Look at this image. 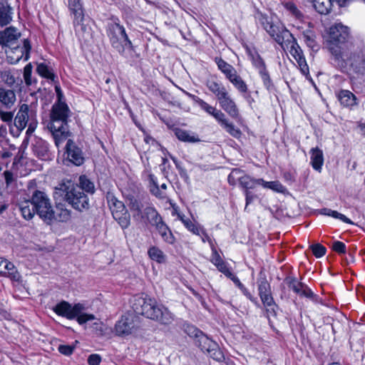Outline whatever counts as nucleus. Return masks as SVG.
I'll use <instances>...</instances> for the list:
<instances>
[{"label":"nucleus","mask_w":365,"mask_h":365,"mask_svg":"<svg viewBox=\"0 0 365 365\" xmlns=\"http://www.w3.org/2000/svg\"><path fill=\"white\" fill-rule=\"evenodd\" d=\"M130 303L133 312L125 313L115 324L113 332L118 336L125 337L138 331L140 327L138 314L143 315L163 325H170L174 321V315L153 299L134 296Z\"/></svg>","instance_id":"obj_1"},{"label":"nucleus","mask_w":365,"mask_h":365,"mask_svg":"<svg viewBox=\"0 0 365 365\" xmlns=\"http://www.w3.org/2000/svg\"><path fill=\"white\" fill-rule=\"evenodd\" d=\"M349 36L348 26L335 23L329 29V49L339 66L357 68L364 63V55L355 52L354 45L348 41Z\"/></svg>","instance_id":"obj_2"},{"label":"nucleus","mask_w":365,"mask_h":365,"mask_svg":"<svg viewBox=\"0 0 365 365\" xmlns=\"http://www.w3.org/2000/svg\"><path fill=\"white\" fill-rule=\"evenodd\" d=\"M79 186L70 180L63 181L55 188V197H63L74 209L81 211L89 206L88 196L81 190L87 192H94L93 183L85 175L80 176Z\"/></svg>","instance_id":"obj_3"},{"label":"nucleus","mask_w":365,"mask_h":365,"mask_svg":"<svg viewBox=\"0 0 365 365\" xmlns=\"http://www.w3.org/2000/svg\"><path fill=\"white\" fill-rule=\"evenodd\" d=\"M69 111L68 106L63 101H58L52 107L51 120L48 128L53 135L57 147H59L70 135L67 125Z\"/></svg>","instance_id":"obj_4"},{"label":"nucleus","mask_w":365,"mask_h":365,"mask_svg":"<svg viewBox=\"0 0 365 365\" xmlns=\"http://www.w3.org/2000/svg\"><path fill=\"white\" fill-rule=\"evenodd\" d=\"M53 310L58 316L66 317L68 319L71 320L76 318L79 324H83L96 319L93 314L84 313L86 307L81 303L72 305L68 302L62 301L57 304Z\"/></svg>","instance_id":"obj_5"},{"label":"nucleus","mask_w":365,"mask_h":365,"mask_svg":"<svg viewBox=\"0 0 365 365\" xmlns=\"http://www.w3.org/2000/svg\"><path fill=\"white\" fill-rule=\"evenodd\" d=\"M108 36L112 46L120 54L133 51V43L126 34L123 26L114 23L109 26Z\"/></svg>","instance_id":"obj_6"},{"label":"nucleus","mask_w":365,"mask_h":365,"mask_svg":"<svg viewBox=\"0 0 365 365\" xmlns=\"http://www.w3.org/2000/svg\"><path fill=\"white\" fill-rule=\"evenodd\" d=\"M31 197L39 217L48 225L53 223V207L48 196L43 191L35 190Z\"/></svg>","instance_id":"obj_7"},{"label":"nucleus","mask_w":365,"mask_h":365,"mask_svg":"<svg viewBox=\"0 0 365 365\" xmlns=\"http://www.w3.org/2000/svg\"><path fill=\"white\" fill-rule=\"evenodd\" d=\"M260 22L269 36L280 45L281 47L293 36L280 22L274 23L264 16H262Z\"/></svg>","instance_id":"obj_8"},{"label":"nucleus","mask_w":365,"mask_h":365,"mask_svg":"<svg viewBox=\"0 0 365 365\" xmlns=\"http://www.w3.org/2000/svg\"><path fill=\"white\" fill-rule=\"evenodd\" d=\"M106 199L113 218L123 229L127 228L130 225V217L123 202L110 192L107 194Z\"/></svg>","instance_id":"obj_9"},{"label":"nucleus","mask_w":365,"mask_h":365,"mask_svg":"<svg viewBox=\"0 0 365 365\" xmlns=\"http://www.w3.org/2000/svg\"><path fill=\"white\" fill-rule=\"evenodd\" d=\"M282 48L284 51H289L292 56L297 61L302 73L307 76L309 74L308 65L307 63L303 51L294 36L288 40V41H287L284 45L282 46Z\"/></svg>","instance_id":"obj_10"},{"label":"nucleus","mask_w":365,"mask_h":365,"mask_svg":"<svg viewBox=\"0 0 365 365\" xmlns=\"http://www.w3.org/2000/svg\"><path fill=\"white\" fill-rule=\"evenodd\" d=\"M237 182L245 191L254 189L257 185H259L260 182H262V179L252 178L249 175H244L242 170L233 169L228 175V182L232 185H235Z\"/></svg>","instance_id":"obj_11"},{"label":"nucleus","mask_w":365,"mask_h":365,"mask_svg":"<svg viewBox=\"0 0 365 365\" xmlns=\"http://www.w3.org/2000/svg\"><path fill=\"white\" fill-rule=\"evenodd\" d=\"M31 50V45L27 39H24L23 46H20L19 43L16 46L5 48V52L8 61L11 64L18 63L24 56V60L27 61L29 58V52Z\"/></svg>","instance_id":"obj_12"},{"label":"nucleus","mask_w":365,"mask_h":365,"mask_svg":"<svg viewBox=\"0 0 365 365\" xmlns=\"http://www.w3.org/2000/svg\"><path fill=\"white\" fill-rule=\"evenodd\" d=\"M196 344L203 351H206L211 358L216 361H221L224 356L218 345L203 333L197 339Z\"/></svg>","instance_id":"obj_13"},{"label":"nucleus","mask_w":365,"mask_h":365,"mask_svg":"<svg viewBox=\"0 0 365 365\" xmlns=\"http://www.w3.org/2000/svg\"><path fill=\"white\" fill-rule=\"evenodd\" d=\"M36 117V112L26 103L19 106V110L14 119V125L18 132L22 131L33 118Z\"/></svg>","instance_id":"obj_14"},{"label":"nucleus","mask_w":365,"mask_h":365,"mask_svg":"<svg viewBox=\"0 0 365 365\" xmlns=\"http://www.w3.org/2000/svg\"><path fill=\"white\" fill-rule=\"evenodd\" d=\"M21 34L13 26L6 28L0 32V45L5 48L19 44Z\"/></svg>","instance_id":"obj_15"},{"label":"nucleus","mask_w":365,"mask_h":365,"mask_svg":"<svg viewBox=\"0 0 365 365\" xmlns=\"http://www.w3.org/2000/svg\"><path fill=\"white\" fill-rule=\"evenodd\" d=\"M220 107L232 118L237 120L240 118L238 107L232 98L229 92L217 99Z\"/></svg>","instance_id":"obj_16"},{"label":"nucleus","mask_w":365,"mask_h":365,"mask_svg":"<svg viewBox=\"0 0 365 365\" xmlns=\"http://www.w3.org/2000/svg\"><path fill=\"white\" fill-rule=\"evenodd\" d=\"M0 274L10 278L14 282H19L21 276L14 264L0 257Z\"/></svg>","instance_id":"obj_17"},{"label":"nucleus","mask_w":365,"mask_h":365,"mask_svg":"<svg viewBox=\"0 0 365 365\" xmlns=\"http://www.w3.org/2000/svg\"><path fill=\"white\" fill-rule=\"evenodd\" d=\"M66 153L68 159L72 163L76 165L83 164L84 158L82 151L71 140H68L66 143Z\"/></svg>","instance_id":"obj_18"},{"label":"nucleus","mask_w":365,"mask_h":365,"mask_svg":"<svg viewBox=\"0 0 365 365\" xmlns=\"http://www.w3.org/2000/svg\"><path fill=\"white\" fill-rule=\"evenodd\" d=\"M315 9L321 14H329L335 2L339 6H343L346 4H341L338 0H312Z\"/></svg>","instance_id":"obj_19"},{"label":"nucleus","mask_w":365,"mask_h":365,"mask_svg":"<svg viewBox=\"0 0 365 365\" xmlns=\"http://www.w3.org/2000/svg\"><path fill=\"white\" fill-rule=\"evenodd\" d=\"M289 288L301 297L311 298L313 296L312 290L304 284L292 279L288 283Z\"/></svg>","instance_id":"obj_20"},{"label":"nucleus","mask_w":365,"mask_h":365,"mask_svg":"<svg viewBox=\"0 0 365 365\" xmlns=\"http://www.w3.org/2000/svg\"><path fill=\"white\" fill-rule=\"evenodd\" d=\"M16 100V97L14 91L0 88V107L10 108L14 105Z\"/></svg>","instance_id":"obj_21"},{"label":"nucleus","mask_w":365,"mask_h":365,"mask_svg":"<svg viewBox=\"0 0 365 365\" xmlns=\"http://www.w3.org/2000/svg\"><path fill=\"white\" fill-rule=\"evenodd\" d=\"M68 7L74 16V24H80L83 20V11L80 0H68Z\"/></svg>","instance_id":"obj_22"},{"label":"nucleus","mask_w":365,"mask_h":365,"mask_svg":"<svg viewBox=\"0 0 365 365\" xmlns=\"http://www.w3.org/2000/svg\"><path fill=\"white\" fill-rule=\"evenodd\" d=\"M311 158L310 163L312 168L318 171L321 172L322 167L324 163V155L322 150L318 148H312L310 150Z\"/></svg>","instance_id":"obj_23"},{"label":"nucleus","mask_w":365,"mask_h":365,"mask_svg":"<svg viewBox=\"0 0 365 365\" xmlns=\"http://www.w3.org/2000/svg\"><path fill=\"white\" fill-rule=\"evenodd\" d=\"M227 79L233 85V86L241 93H245L248 91V86L242 77L237 73V71L230 75Z\"/></svg>","instance_id":"obj_24"},{"label":"nucleus","mask_w":365,"mask_h":365,"mask_svg":"<svg viewBox=\"0 0 365 365\" xmlns=\"http://www.w3.org/2000/svg\"><path fill=\"white\" fill-rule=\"evenodd\" d=\"M206 86L217 98V99L220 98L227 92H228L226 88L220 82H217L215 80L210 79L206 82Z\"/></svg>","instance_id":"obj_25"},{"label":"nucleus","mask_w":365,"mask_h":365,"mask_svg":"<svg viewBox=\"0 0 365 365\" xmlns=\"http://www.w3.org/2000/svg\"><path fill=\"white\" fill-rule=\"evenodd\" d=\"M12 8L7 4L0 3V26L9 24L12 20Z\"/></svg>","instance_id":"obj_26"},{"label":"nucleus","mask_w":365,"mask_h":365,"mask_svg":"<svg viewBox=\"0 0 365 365\" xmlns=\"http://www.w3.org/2000/svg\"><path fill=\"white\" fill-rule=\"evenodd\" d=\"M19 209L24 219L28 220L32 219L36 213L35 207L32 203V197L31 200L21 202L19 204Z\"/></svg>","instance_id":"obj_27"},{"label":"nucleus","mask_w":365,"mask_h":365,"mask_svg":"<svg viewBox=\"0 0 365 365\" xmlns=\"http://www.w3.org/2000/svg\"><path fill=\"white\" fill-rule=\"evenodd\" d=\"M199 106L208 114L213 116L218 122L225 115L220 110L217 109L215 107L210 106L207 102L202 99L197 101Z\"/></svg>","instance_id":"obj_28"},{"label":"nucleus","mask_w":365,"mask_h":365,"mask_svg":"<svg viewBox=\"0 0 365 365\" xmlns=\"http://www.w3.org/2000/svg\"><path fill=\"white\" fill-rule=\"evenodd\" d=\"M219 124L232 136L238 138L241 136V131L229 121L225 115L218 121Z\"/></svg>","instance_id":"obj_29"},{"label":"nucleus","mask_w":365,"mask_h":365,"mask_svg":"<svg viewBox=\"0 0 365 365\" xmlns=\"http://www.w3.org/2000/svg\"><path fill=\"white\" fill-rule=\"evenodd\" d=\"M71 219V211L63 205H57L56 211L53 210L54 222H67Z\"/></svg>","instance_id":"obj_30"},{"label":"nucleus","mask_w":365,"mask_h":365,"mask_svg":"<svg viewBox=\"0 0 365 365\" xmlns=\"http://www.w3.org/2000/svg\"><path fill=\"white\" fill-rule=\"evenodd\" d=\"M338 99L344 106H352L356 103L355 96L347 90L341 91L338 94Z\"/></svg>","instance_id":"obj_31"},{"label":"nucleus","mask_w":365,"mask_h":365,"mask_svg":"<svg viewBox=\"0 0 365 365\" xmlns=\"http://www.w3.org/2000/svg\"><path fill=\"white\" fill-rule=\"evenodd\" d=\"M175 133L176 137L183 142L197 143L200 141L197 135L185 130L176 129Z\"/></svg>","instance_id":"obj_32"},{"label":"nucleus","mask_w":365,"mask_h":365,"mask_svg":"<svg viewBox=\"0 0 365 365\" xmlns=\"http://www.w3.org/2000/svg\"><path fill=\"white\" fill-rule=\"evenodd\" d=\"M155 228L165 242L170 244L173 243V235L170 229L168 228V227L165 225V223L163 221L159 225H157V226H155Z\"/></svg>","instance_id":"obj_33"},{"label":"nucleus","mask_w":365,"mask_h":365,"mask_svg":"<svg viewBox=\"0 0 365 365\" xmlns=\"http://www.w3.org/2000/svg\"><path fill=\"white\" fill-rule=\"evenodd\" d=\"M148 255L149 257L158 263H165L166 261V256L163 252L158 247L153 246L148 249Z\"/></svg>","instance_id":"obj_34"},{"label":"nucleus","mask_w":365,"mask_h":365,"mask_svg":"<svg viewBox=\"0 0 365 365\" xmlns=\"http://www.w3.org/2000/svg\"><path fill=\"white\" fill-rule=\"evenodd\" d=\"M215 63L220 71L224 73L226 78L236 71V69L221 58H215Z\"/></svg>","instance_id":"obj_35"},{"label":"nucleus","mask_w":365,"mask_h":365,"mask_svg":"<svg viewBox=\"0 0 365 365\" xmlns=\"http://www.w3.org/2000/svg\"><path fill=\"white\" fill-rule=\"evenodd\" d=\"M1 83L11 86L15 83V78L9 69L4 68L3 65L0 63V83Z\"/></svg>","instance_id":"obj_36"},{"label":"nucleus","mask_w":365,"mask_h":365,"mask_svg":"<svg viewBox=\"0 0 365 365\" xmlns=\"http://www.w3.org/2000/svg\"><path fill=\"white\" fill-rule=\"evenodd\" d=\"M145 215L147 218L153 226H157L163 222V219L157 210L153 207H148L145 209Z\"/></svg>","instance_id":"obj_37"},{"label":"nucleus","mask_w":365,"mask_h":365,"mask_svg":"<svg viewBox=\"0 0 365 365\" xmlns=\"http://www.w3.org/2000/svg\"><path fill=\"white\" fill-rule=\"evenodd\" d=\"M149 179H150V182L151 183L150 185V191L151 192L155 195L158 198H160V199H164L166 197V192L164 190H162L157 181H156V179L154 177L153 175H149Z\"/></svg>","instance_id":"obj_38"},{"label":"nucleus","mask_w":365,"mask_h":365,"mask_svg":"<svg viewBox=\"0 0 365 365\" xmlns=\"http://www.w3.org/2000/svg\"><path fill=\"white\" fill-rule=\"evenodd\" d=\"M321 213L322 215H324L327 216L332 217L335 219H339V220H341L342 222L348 223V224H351V225L354 224V222L350 219L346 217L344 215H343L337 211H335V210H331L328 208H324L321 210Z\"/></svg>","instance_id":"obj_39"},{"label":"nucleus","mask_w":365,"mask_h":365,"mask_svg":"<svg viewBox=\"0 0 365 365\" xmlns=\"http://www.w3.org/2000/svg\"><path fill=\"white\" fill-rule=\"evenodd\" d=\"M263 187L270 189L277 192H284L285 187L279 181H270L267 182L262 179V182H260V185Z\"/></svg>","instance_id":"obj_40"},{"label":"nucleus","mask_w":365,"mask_h":365,"mask_svg":"<svg viewBox=\"0 0 365 365\" xmlns=\"http://www.w3.org/2000/svg\"><path fill=\"white\" fill-rule=\"evenodd\" d=\"M37 73L42 77L53 80L54 75L51 70L43 63H38L36 68Z\"/></svg>","instance_id":"obj_41"},{"label":"nucleus","mask_w":365,"mask_h":365,"mask_svg":"<svg viewBox=\"0 0 365 365\" xmlns=\"http://www.w3.org/2000/svg\"><path fill=\"white\" fill-rule=\"evenodd\" d=\"M261 300L263 304L267 308L268 311L274 312V308L276 307L273 298L271 295V293H268L260 296Z\"/></svg>","instance_id":"obj_42"},{"label":"nucleus","mask_w":365,"mask_h":365,"mask_svg":"<svg viewBox=\"0 0 365 365\" xmlns=\"http://www.w3.org/2000/svg\"><path fill=\"white\" fill-rule=\"evenodd\" d=\"M184 226L192 234L196 235H200V231L202 226L200 225L192 222L190 220L184 222Z\"/></svg>","instance_id":"obj_43"},{"label":"nucleus","mask_w":365,"mask_h":365,"mask_svg":"<svg viewBox=\"0 0 365 365\" xmlns=\"http://www.w3.org/2000/svg\"><path fill=\"white\" fill-rule=\"evenodd\" d=\"M35 153L41 160H46L49 158L48 150L46 145L36 146Z\"/></svg>","instance_id":"obj_44"},{"label":"nucleus","mask_w":365,"mask_h":365,"mask_svg":"<svg viewBox=\"0 0 365 365\" xmlns=\"http://www.w3.org/2000/svg\"><path fill=\"white\" fill-rule=\"evenodd\" d=\"M234 283L243 292V294L247 296L248 298H250L252 300L251 294L247 292V289L245 287V286L241 283L240 279L237 277H236L235 274H232L229 277Z\"/></svg>","instance_id":"obj_45"},{"label":"nucleus","mask_w":365,"mask_h":365,"mask_svg":"<svg viewBox=\"0 0 365 365\" xmlns=\"http://www.w3.org/2000/svg\"><path fill=\"white\" fill-rule=\"evenodd\" d=\"M185 332L191 337H195L196 340L200 337L202 332L192 325L187 324L185 327Z\"/></svg>","instance_id":"obj_46"},{"label":"nucleus","mask_w":365,"mask_h":365,"mask_svg":"<svg viewBox=\"0 0 365 365\" xmlns=\"http://www.w3.org/2000/svg\"><path fill=\"white\" fill-rule=\"evenodd\" d=\"M210 249H211L212 253H211V255H210V260L215 267H217L221 262H222L224 260L222 259V257H220V254L217 251V249H216L215 246L212 247V248H210Z\"/></svg>","instance_id":"obj_47"},{"label":"nucleus","mask_w":365,"mask_h":365,"mask_svg":"<svg viewBox=\"0 0 365 365\" xmlns=\"http://www.w3.org/2000/svg\"><path fill=\"white\" fill-rule=\"evenodd\" d=\"M312 250L314 255L317 258L322 257L326 254V248L320 244L312 245Z\"/></svg>","instance_id":"obj_48"},{"label":"nucleus","mask_w":365,"mask_h":365,"mask_svg":"<svg viewBox=\"0 0 365 365\" xmlns=\"http://www.w3.org/2000/svg\"><path fill=\"white\" fill-rule=\"evenodd\" d=\"M32 66L30 63L27 64L24 69V78L26 85L30 86L31 81Z\"/></svg>","instance_id":"obj_49"},{"label":"nucleus","mask_w":365,"mask_h":365,"mask_svg":"<svg viewBox=\"0 0 365 365\" xmlns=\"http://www.w3.org/2000/svg\"><path fill=\"white\" fill-rule=\"evenodd\" d=\"M216 267L220 272L224 274L228 278L232 274V272H231L228 264L227 262H225V261L221 262Z\"/></svg>","instance_id":"obj_50"},{"label":"nucleus","mask_w":365,"mask_h":365,"mask_svg":"<svg viewBox=\"0 0 365 365\" xmlns=\"http://www.w3.org/2000/svg\"><path fill=\"white\" fill-rule=\"evenodd\" d=\"M258 290L259 296L270 293V287L269 283L264 279L260 281Z\"/></svg>","instance_id":"obj_51"},{"label":"nucleus","mask_w":365,"mask_h":365,"mask_svg":"<svg viewBox=\"0 0 365 365\" xmlns=\"http://www.w3.org/2000/svg\"><path fill=\"white\" fill-rule=\"evenodd\" d=\"M200 237L202 241V242H207L210 247V248L215 247V243L213 240L211 239V237L208 235V234L206 232L203 227L201 228L200 231Z\"/></svg>","instance_id":"obj_52"},{"label":"nucleus","mask_w":365,"mask_h":365,"mask_svg":"<svg viewBox=\"0 0 365 365\" xmlns=\"http://www.w3.org/2000/svg\"><path fill=\"white\" fill-rule=\"evenodd\" d=\"M253 65L259 73L266 69L263 60L259 56L253 58Z\"/></svg>","instance_id":"obj_53"},{"label":"nucleus","mask_w":365,"mask_h":365,"mask_svg":"<svg viewBox=\"0 0 365 365\" xmlns=\"http://www.w3.org/2000/svg\"><path fill=\"white\" fill-rule=\"evenodd\" d=\"M259 73L263 81L264 86L267 89H269L272 86V83H271V80H270V78H269V73H268L267 69L259 72Z\"/></svg>","instance_id":"obj_54"},{"label":"nucleus","mask_w":365,"mask_h":365,"mask_svg":"<svg viewBox=\"0 0 365 365\" xmlns=\"http://www.w3.org/2000/svg\"><path fill=\"white\" fill-rule=\"evenodd\" d=\"M332 249L339 254H344L346 252V245L340 241L334 242L332 245Z\"/></svg>","instance_id":"obj_55"},{"label":"nucleus","mask_w":365,"mask_h":365,"mask_svg":"<svg viewBox=\"0 0 365 365\" xmlns=\"http://www.w3.org/2000/svg\"><path fill=\"white\" fill-rule=\"evenodd\" d=\"M284 8L288 10L289 11H290L293 15H294L295 16H299V10L297 9V6L294 5V4H293L292 2H286L284 3Z\"/></svg>","instance_id":"obj_56"},{"label":"nucleus","mask_w":365,"mask_h":365,"mask_svg":"<svg viewBox=\"0 0 365 365\" xmlns=\"http://www.w3.org/2000/svg\"><path fill=\"white\" fill-rule=\"evenodd\" d=\"M0 118L1 119L6 123H11L14 115L11 112L8 111H0Z\"/></svg>","instance_id":"obj_57"},{"label":"nucleus","mask_w":365,"mask_h":365,"mask_svg":"<svg viewBox=\"0 0 365 365\" xmlns=\"http://www.w3.org/2000/svg\"><path fill=\"white\" fill-rule=\"evenodd\" d=\"M58 351L64 355H71L73 351V347L70 345H60L58 348Z\"/></svg>","instance_id":"obj_58"},{"label":"nucleus","mask_w":365,"mask_h":365,"mask_svg":"<svg viewBox=\"0 0 365 365\" xmlns=\"http://www.w3.org/2000/svg\"><path fill=\"white\" fill-rule=\"evenodd\" d=\"M89 365H99L101 362V357L98 354H91L88 359Z\"/></svg>","instance_id":"obj_59"},{"label":"nucleus","mask_w":365,"mask_h":365,"mask_svg":"<svg viewBox=\"0 0 365 365\" xmlns=\"http://www.w3.org/2000/svg\"><path fill=\"white\" fill-rule=\"evenodd\" d=\"M28 129L26 130L27 134H31L36 129L37 126V121L36 120V117L33 118L32 120H30L28 123Z\"/></svg>","instance_id":"obj_60"},{"label":"nucleus","mask_w":365,"mask_h":365,"mask_svg":"<svg viewBox=\"0 0 365 365\" xmlns=\"http://www.w3.org/2000/svg\"><path fill=\"white\" fill-rule=\"evenodd\" d=\"M28 129L26 130L27 134H31L36 129L37 126V121L36 120V117L33 118L32 120H30L28 123Z\"/></svg>","instance_id":"obj_61"},{"label":"nucleus","mask_w":365,"mask_h":365,"mask_svg":"<svg viewBox=\"0 0 365 365\" xmlns=\"http://www.w3.org/2000/svg\"><path fill=\"white\" fill-rule=\"evenodd\" d=\"M245 195L246 200L245 210H247L248 205L250 204L256 198V195H253L250 190H245Z\"/></svg>","instance_id":"obj_62"},{"label":"nucleus","mask_w":365,"mask_h":365,"mask_svg":"<svg viewBox=\"0 0 365 365\" xmlns=\"http://www.w3.org/2000/svg\"><path fill=\"white\" fill-rule=\"evenodd\" d=\"M304 36L305 41H307L308 46H311V47H314V36L312 34V35L304 34Z\"/></svg>","instance_id":"obj_63"},{"label":"nucleus","mask_w":365,"mask_h":365,"mask_svg":"<svg viewBox=\"0 0 365 365\" xmlns=\"http://www.w3.org/2000/svg\"><path fill=\"white\" fill-rule=\"evenodd\" d=\"M56 92L57 96H58V101H62L63 93L61 92V88L58 86H56Z\"/></svg>","instance_id":"obj_64"}]
</instances>
